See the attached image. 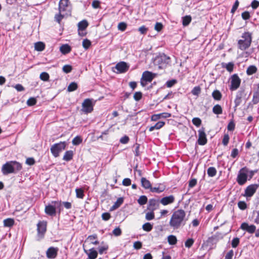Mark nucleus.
I'll return each mask as SVG.
<instances>
[{
    "label": "nucleus",
    "mask_w": 259,
    "mask_h": 259,
    "mask_svg": "<svg viewBox=\"0 0 259 259\" xmlns=\"http://www.w3.org/2000/svg\"><path fill=\"white\" fill-rule=\"evenodd\" d=\"M185 211L183 209L176 210L172 214L169 225L174 229H178L185 224Z\"/></svg>",
    "instance_id": "1"
},
{
    "label": "nucleus",
    "mask_w": 259,
    "mask_h": 259,
    "mask_svg": "<svg viewBox=\"0 0 259 259\" xmlns=\"http://www.w3.org/2000/svg\"><path fill=\"white\" fill-rule=\"evenodd\" d=\"M22 169L21 164L16 161H11L6 162L2 167V172L4 175L11 173H17Z\"/></svg>",
    "instance_id": "2"
},
{
    "label": "nucleus",
    "mask_w": 259,
    "mask_h": 259,
    "mask_svg": "<svg viewBox=\"0 0 259 259\" xmlns=\"http://www.w3.org/2000/svg\"><path fill=\"white\" fill-rule=\"evenodd\" d=\"M251 41V34L248 32H244L238 41V47L242 51L245 50L250 47Z\"/></svg>",
    "instance_id": "3"
},
{
    "label": "nucleus",
    "mask_w": 259,
    "mask_h": 259,
    "mask_svg": "<svg viewBox=\"0 0 259 259\" xmlns=\"http://www.w3.org/2000/svg\"><path fill=\"white\" fill-rule=\"evenodd\" d=\"M66 142H60L53 145L50 148V150L53 155L55 157H57L59 156L60 153L66 148Z\"/></svg>",
    "instance_id": "4"
},
{
    "label": "nucleus",
    "mask_w": 259,
    "mask_h": 259,
    "mask_svg": "<svg viewBox=\"0 0 259 259\" xmlns=\"http://www.w3.org/2000/svg\"><path fill=\"white\" fill-rule=\"evenodd\" d=\"M249 172L248 168L246 167H244L240 169L239 171L237 182L240 185H244L247 181V173Z\"/></svg>",
    "instance_id": "5"
},
{
    "label": "nucleus",
    "mask_w": 259,
    "mask_h": 259,
    "mask_svg": "<svg viewBox=\"0 0 259 259\" xmlns=\"http://www.w3.org/2000/svg\"><path fill=\"white\" fill-rule=\"evenodd\" d=\"M94 105V103L93 99H86L82 103L81 110L85 114L91 113L93 110Z\"/></svg>",
    "instance_id": "6"
},
{
    "label": "nucleus",
    "mask_w": 259,
    "mask_h": 259,
    "mask_svg": "<svg viewBox=\"0 0 259 259\" xmlns=\"http://www.w3.org/2000/svg\"><path fill=\"white\" fill-rule=\"evenodd\" d=\"M52 204H54V205H48L46 206L45 207V212L47 214L53 216L56 214V208H60L61 206L62 202L61 201H52Z\"/></svg>",
    "instance_id": "7"
},
{
    "label": "nucleus",
    "mask_w": 259,
    "mask_h": 259,
    "mask_svg": "<svg viewBox=\"0 0 259 259\" xmlns=\"http://www.w3.org/2000/svg\"><path fill=\"white\" fill-rule=\"evenodd\" d=\"M59 10L61 13L66 15H70L71 14V6L69 1H59Z\"/></svg>",
    "instance_id": "8"
},
{
    "label": "nucleus",
    "mask_w": 259,
    "mask_h": 259,
    "mask_svg": "<svg viewBox=\"0 0 259 259\" xmlns=\"http://www.w3.org/2000/svg\"><path fill=\"white\" fill-rule=\"evenodd\" d=\"M156 62L158 63L160 66L159 68L165 67L167 64H169L170 59L169 57L166 56L164 54H162L157 56L155 59Z\"/></svg>",
    "instance_id": "9"
},
{
    "label": "nucleus",
    "mask_w": 259,
    "mask_h": 259,
    "mask_svg": "<svg viewBox=\"0 0 259 259\" xmlns=\"http://www.w3.org/2000/svg\"><path fill=\"white\" fill-rule=\"evenodd\" d=\"M241 80L236 74H233L231 78V86L230 89L232 91L237 90L240 86Z\"/></svg>",
    "instance_id": "10"
},
{
    "label": "nucleus",
    "mask_w": 259,
    "mask_h": 259,
    "mask_svg": "<svg viewBox=\"0 0 259 259\" xmlns=\"http://www.w3.org/2000/svg\"><path fill=\"white\" fill-rule=\"evenodd\" d=\"M198 132V139L197 142L200 145H204L207 143L206 136L205 133L204 128L202 127L199 129Z\"/></svg>",
    "instance_id": "11"
},
{
    "label": "nucleus",
    "mask_w": 259,
    "mask_h": 259,
    "mask_svg": "<svg viewBox=\"0 0 259 259\" xmlns=\"http://www.w3.org/2000/svg\"><path fill=\"white\" fill-rule=\"evenodd\" d=\"M258 187L257 184H252L248 186L245 190L244 196L246 197H250L253 195Z\"/></svg>",
    "instance_id": "12"
},
{
    "label": "nucleus",
    "mask_w": 259,
    "mask_h": 259,
    "mask_svg": "<svg viewBox=\"0 0 259 259\" xmlns=\"http://www.w3.org/2000/svg\"><path fill=\"white\" fill-rule=\"evenodd\" d=\"M129 66L127 63L124 62L118 63L115 66V69L117 70V73H122L126 72L128 69Z\"/></svg>",
    "instance_id": "13"
},
{
    "label": "nucleus",
    "mask_w": 259,
    "mask_h": 259,
    "mask_svg": "<svg viewBox=\"0 0 259 259\" xmlns=\"http://www.w3.org/2000/svg\"><path fill=\"white\" fill-rule=\"evenodd\" d=\"M58 249L57 247H51L46 251L47 257L48 258H55L58 253Z\"/></svg>",
    "instance_id": "14"
},
{
    "label": "nucleus",
    "mask_w": 259,
    "mask_h": 259,
    "mask_svg": "<svg viewBox=\"0 0 259 259\" xmlns=\"http://www.w3.org/2000/svg\"><path fill=\"white\" fill-rule=\"evenodd\" d=\"M159 201L154 199H151L149 200L148 209L153 211L159 207Z\"/></svg>",
    "instance_id": "15"
},
{
    "label": "nucleus",
    "mask_w": 259,
    "mask_h": 259,
    "mask_svg": "<svg viewBox=\"0 0 259 259\" xmlns=\"http://www.w3.org/2000/svg\"><path fill=\"white\" fill-rule=\"evenodd\" d=\"M240 228L250 234L254 233L256 230V227L254 225H249L246 223H243L240 226Z\"/></svg>",
    "instance_id": "16"
},
{
    "label": "nucleus",
    "mask_w": 259,
    "mask_h": 259,
    "mask_svg": "<svg viewBox=\"0 0 259 259\" xmlns=\"http://www.w3.org/2000/svg\"><path fill=\"white\" fill-rule=\"evenodd\" d=\"M88 25L89 23L85 20H82L78 23L77 26L79 35L82 36L85 35V34H80V31L84 30L87 28Z\"/></svg>",
    "instance_id": "17"
},
{
    "label": "nucleus",
    "mask_w": 259,
    "mask_h": 259,
    "mask_svg": "<svg viewBox=\"0 0 259 259\" xmlns=\"http://www.w3.org/2000/svg\"><path fill=\"white\" fill-rule=\"evenodd\" d=\"M47 222L40 221L37 225V230L38 234L44 235L46 231Z\"/></svg>",
    "instance_id": "18"
},
{
    "label": "nucleus",
    "mask_w": 259,
    "mask_h": 259,
    "mask_svg": "<svg viewBox=\"0 0 259 259\" xmlns=\"http://www.w3.org/2000/svg\"><path fill=\"white\" fill-rule=\"evenodd\" d=\"M244 94V91H239L237 92L235 99L234 100L235 103V110H236V108L238 107L241 104L242 102V98Z\"/></svg>",
    "instance_id": "19"
},
{
    "label": "nucleus",
    "mask_w": 259,
    "mask_h": 259,
    "mask_svg": "<svg viewBox=\"0 0 259 259\" xmlns=\"http://www.w3.org/2000/svg\"><path fill=\"white\" fill-rule=\"evenodd\" d=\"M175 201V197L173 195L164 197L161 198L160 202L163 205H166L172 203Z\"/></svg>",
    "instance_id": "20"
},
{
    "label": "nucleus",
    "mask_w": 259,
    "mask_h": 259,
    "mask_svg": "<svg viewBox=\"0 0 259 259\" xmlns=\"http://www.w3.org/2000/svg\"><path fill=\"white\" fill-rule=\"evenodd\" d=\"M154 76L151 72L146 71L143 72L142 78L145 80L146 82H151L153 79Z\"/></svg>",
    "instance_id": "21"
},
{
    "label": "nucleus",
    "mask_w": 259,
    "mask_h": 259,
    "mask_svg": "<svg viewBox=\"0 0 259 259\" xmlns=\"http://www.w3.org/2000/svg\"><path fill=\"white\" fill-rule=\"evenodd\" d=\"M85 252L88 254L89 259H96L98 255L97 251L94 248H91L89 250L88 253L87 250H84Z\"/></svg>",
    "instance_id": "22"
},
{
    "label": "nucleus",
    "mask_w": 259,
    "mask_h": 259,
    "mask_svg": "<svg viewBox=\"0 0 259 259\" xmlns=\"http://www.w3.org/2000/svg\"><path fill=\"white\" fill-rule=\"evenodd\" d=\"M142 186L146 189H150L151 184L149 180L145 178H142L141 180Z\"/></svg>",
    "instance_id": "23"
},
{
    "label": "nucleus",
    "mask_w": 259,
    "mask_h": 259,
    "mask_svg": "<svg viewBox=\"0 0 259 259\" xmlns=\"http://www.w3.org/2000/svg\"><path fill=\"white\" fill-rule=\"evenodd\" d=\"M73 156V152L72 151H71V150L67 151L66 152H65V153L63 156V159L65 161H69L72 159Z\"/></svg>",
    "instance_id": "24"
},
{
    "label": "nucleus",
    "mask_w": 259,
    "mask_h": 259,
    "mask_svg": "<svg viewBox=\"0 0 259 259\" xmlns=\"http://www.w3.org/2000/svg\"><path fill=\"white\" fill-rule=\"evenodd\" d=\"M60 51L62 54H66L71 51V48L67 44L63 45L60 47Z\"/></svg>",
    "instance_id": "25"
},
{
    "label": "nucleus",
    "mask_w": 259,
    "mask_h": 259,
    "mask_svg": "<svg viewBox=\"0 0 259 259\" xmlns=\"http://www.w3.org/2000/svg\"><path fill=\"white\" fill-rule=\"evenodd\" d=\"M212 112L215 114H221L223 113V109L221 105L217 104L212 108Z\"/></svg>",
    "instance_id": "26"
},
{
    "label": "nucleus",
    "mask_w": 259,
    "mask_h": 259,
    "mask_svg": "<svg viewBox=\"0 0 259 259\" xmlns=\"http://www.w3.org/2000/svg\"><path fill=\"white\" fill-rule=\"evenodd\" d=\"M14 224V220L11 218H8L4 220V226L6 227H11Z\"/></svg>",
    "instance_id": "27"
},
{
    "label": "nucleus",
    "mask_w": 259,
    "mask_h": 259,
    "mask_svg": "<svg viewBox=\"0 0 259 259\" xmlns=\"http://www.w3.org/2000/svg\"><path fill=\"white\" fill-rule=\"evenodd\" d=\"M34 48L37 51H42L45 49V45L43 42L39 41L35 44Z\"/></svg>",
    "instance_id": "28"
},
{
    "label": "nucleus",
    "mask_w": 259,
    "mask_h": 259,
    "mask_svg": "<svg viewBox=\"0 0 259 259\" xmlns=\"http://www.w3.org/2000/svg\"><path fill=\"white\" fill-rule=\"evenodd\" d=\"M256 71L257 68L255 66L250 65L247 68L246 70V73L247 75H250L255 73Z\"/></svg>",
    "instance_id": "29"
},
{
    "label": "nucleus",
    "mask_w": 259,
    "mask_h": 259,
    "mask_svg": "<svg viewBox=\"0 0 259 259\" xmlns=\"http://www.w3.org/2000/svg\"><path fill=\"white\" fill-rule=\"evenodd\" d=\"M212 96L214 100L219 101L221 99L222 95L219 91L215 90L212 92Z\"/></svg>",
    "instance_id": "30"
},
{
    "label": "nucleus",
    "mask_w": 259,
    "mask_h": 259,
    "mask_svg": "<svg viewBox=\"0 0 259 259\" xmlns=\"http://www.w3.org/2000/svg\"><path fill=\"white\" fill-rule=\"evenodd\" d=\"M207 175L210 177H213L216 175L217 170L214 167H209L207 170Z\"/></svg>",
    "instance_id": "31"
},
{
    "label": "nucleus",
    "mask_w": 259,
    "mask_h": 259,
    "mask_svg": "<svg viewBox=\"0 0 259 259\" xmlns=\"http://www.w3.org/2000/svg\"><path fill=\"white\" fill-rule=\"evenodd\" d=\"M167 241L170 245H175L177 242V237L172 235H170L167 237Z\"/></svg>",
    "instance_id": "32"
},
{
    "label": "nucleus",
    "mask_w": 259,
    "mask_h": 259,
    "mask_svg": "<svg viewBox=\"0 0 259 259\" xmlns=\"http://www.w3.org/2000/svg\"><path fill=\"white\" fill-rule=\"evenodd\" d=\"M252 102L254 104H256L259 102V89L253 93Z\"/></svg>",
    "instance_id": "33"
},
{
    "label": "nucleus",
    "mask_w": 259,
    "mask_h": 259,
    "mask_svg": "<svg viewBox=\"0 0 259 259\" xmlns=\"http://www.w3.org/2000/svg\"><path fill=\"white\" fill-rule=\"evenodd\" d=\"M165 188L163 187H152L150 188V191L152 192H155L157 193H160L163 192Z\"/></svg>",
    "instance_id": "34"
},
{
    "label": "nucleus",
    "mask_w": 259,
    "mask_h": 259,
    "mask_svg": "<svg viewBox=\"0 0 259 259\" xmlns=\"http://www.w3.org/2000/svg\"><path fill=\"white\" fill-rule=\"evenodd\" d=\"M148 201L147 198L145 195H142L140 197L138 200V202L141 205H144L147 203Z\"/></svg>",
    "instance_id": "35"
},
{
    "label": "nucleus",
    "mask_w": 259,
    "mask_h": 259,
    "mask_svg": "<svg viewBox=\"0 0 259 259\" xmlns=\"http://www.w3.org/2000/svg\"><path fill=\"white\" fill-rule=\"evenodd\" d=\"M123 200L121 197L118 198L114 205L112 206L113 209H115L119 207L120 205L123 203Z\"/></svg>",
    "instance_id": "36"
},
{
    "label": "nucleus",
    "mask_w": 259,
    "mask_h": 259,
    "mask_svg": "<svg viewBox=\"0 0 259 259\" xmlns=\"http://www.w3.org/2000/svg\"><path fill=\"white\" fill-rule=\"evenodd\" d=\"M152 228L153 226L150 223H146L142 226V229L147 232H150L152 230Z\"/></svg>",
    "instance_id": "37"
},
{
    "label": "nucleus",
    "mask_w": 259,
    "mask_h": 259,
    "mask_svg": "<svg viewBox=\"0 0 259 259\" xmlns=\"http://www.w3.org/2000/svg\"><path fill=\"white\" fill-rule=\"evenodd\" d=\"M77 88V84L75 82H72L69 84L67 90L68 92H73L76 90Z\"/></svg>",
    "instance_id": "38"
},
{
    "label": "nucleus",
    "mask_w": 259,
    "mask_h": 259,
    "mask_svg": "<svg viewBox=\"0 0 259 259\" xmlns=\"http://www.w3.org/2000/svg\"><path fill=\"white\" fill-rule=\"evenodd\" d=\"M82 141V139L80 136H76L72 140V143L73 145L76 146L79 145Z\"/></svg>",
    "instance_id": "39"
},
{
    "label": "nucleus",
    "mask_w": 259,
    "mask_h": 259,
    "mask_svg": "<svg viewBox=\"0 0 259 259\" xmlns=\"http://www.w3.org/2000/svg\"><path fill=\"white\" fill-rule=\"evenodd\" d=\"M76 197L82 199L84 197L83 190L81 188H77L75 190Z\"/></svg>",
    "instance_id": "40"
},
{
    "label": "nucleus",
    "mask_w": 259,
    "mask_h": 259,
    "mask_svg": "<svg viewBox=\"0 0 259 259\" xmlns=\"http://www.w3.org/2000/svg\"><path fill=\"white\" fill-rule=\"evenodd\" d=\"M39 77L41 80L47 81L49 80L50 76L47 72H43L40 73Z\"/></svg>",
    "instance_id": "41"
},
{
    "label": "nucleus",
    "mask_w": 259,
    "mask_h": 259,
    "mask_svg": "<svg viewBox=\"0 0 259 259\" xmlns=\"http://www.w3.org/2000/svg\"><path fill=\"white\" fill-rule=\"evenodd\" d=\"M65 16H67L66 15L63 14V13H60L59 12V13L58 14H56L55 16V20L56 22L60 23L61 20L63 18V17Z\"/></svg>",
    "instance_id": "42"
},
{
    "label": "nucleus",
    "mask_w": 259,
    "mask_h": 259,
    "mask_svg": "<svg viewBox=\"0 0 259 259\" xmlns=\"http://www.w3.org/2000/svg\"><path fill=\"white\" fill-rule=\"evenodd\" d=\"M91 46V42L88 39H84L82 41V47L85 50H88Z\"/></svg>",
    "instance_id": "43"
},
{
    "label": "nucleus",
    "mask_w": 259,
    "mask_h": 259,
    "mask_svg": "<svg viewBox=\"0 0 259 259\" xmlns=\"http://www.w3.org/2000/svg\"><path fill=\"white\" fill-rule=\"evenodd\" d=\"M191 21L190 16H186L183 18V25L184 26L188 25Z\"/></svg>",
    "instance_id": "44"
},
{
    "label": "nucleus",
    "mask_w": 259,
    "mask_h": 259,
    "mask_svg": "<svg viewBox=\"0 0 259 259\" xmlns=\"http://www.w3.org/2000/svg\"><path fill=\"white\" fill-rule=\"evenodd\" d=\"M192 122L193 124L197 127H199L201 124V120L198 117L193 118Z\"/></svg>",
    "instance_id": "45"
},
{
    "label": "nucleus",
    "mask_w": 259,
    "mask_h": 259,
    "mask_svg": "<svg viewBox=\"0 0 259 259\" xmlns=\"http://www.w3.org/2000/svg\"><path fill=\"white\" fill-rule=\"evenodd\" d=\"M145 218L148 221H150L154 218V213L151 211L146 213Z\"/></svg>",
    "instance_id": "46"
},
{
    "label": "nucleus",
    "mask_w": 259,
    "mask_h": 259,
    "mask_svg": "<svg viewBox=\"0 0 259 259\" xmlns=\"http://www.w3.org/2000/svg\"><path fill=\"white\" fill-rule=\"evenodd\" d=\"M225 67L227 71H228L229 72H231L233 70L234 64L232 62H229L228 64H225Z\"/></svg>",
    "instance_id": "47"
},
{
    "label": "nucleus",
    "mask_w": 259,
    "mask_h": 259,
    "mask_svg": "<svg viewBox=\"0 0 259 259\" xmlns=\"http://www.w3.org/2000/svg\"><path fill=\"white\" fill-rule=\"evenodd\" d=\"M142 97V93L141 92H137L134 94V99L136 101H139Z\"/></svg>",
    "instance_id": "48"
},
{
    "label": "nucleus",
    "mask_w": 259,
    "mask_h": 259,
    "mask_svg": "<svg viewBox=\"0 0 259 259\" xmlns=\"http://www.w3.org/2000/svg\"><path fill=\"white\" fill-rule=\"evenodd\" d=\"M200 88L197 86L194 87L191 92L193 95L198 96L200 93Z\"/></svg>",
    "instance_id": "49"
},
{
    "label": "nucleus",
    "mask_w": 259,
    "mask_h": 259,
    "mask_svg": "<svg viewBox=\"0 0 259 259\" xmlns=\"http://www.w3.org/2000/svg\"><path fill=\"white\" fill-rule=\"evenodd\" d=\"M194 240L192 238H189L186 241L185 243V245L186 247L190 248L192 246Z\"/></svg>",
    "instance_id": "50"
},
{
    "label": "nucleus",
    "mask_w": 259,
    "mask_h": 259,
    "mask_svg": "<svg viewBox=\"0 0 259 259\" xmlns=\"http://www.w3.org/2000/svg\"><path fill=\"white\" fill-rule=\"evenodd\" d=\"M36 103V100L34 98H30L27 101V104L29 106H33Z\"/></svg>",
    "instance_id": "51"
},
{
    "label": "nucleus",
    "mask_w": 259,
    "mask_h": 259,
    "mask_svg": "<svg viewBox=\"0 0 259 259\" xmlns=\"http://www.w3.org/2000/svg\"><path fill=\"white\" fill-rule=\"evenodd\" d=\"M238 207L241 210H244L247 207L246 203L244 201H239L238 203Z\"/></svg>",
    "instance_id": "52"
},
{
    "label": "nucleus",
    "mask_w": 259,
    "mask_h": 259,
    "mask_svg": "<svg viewBox=\"0 0 259 259\" xmlns=\"http://www.w3.org/2000/svg\"><path fill=\"white\" fill-rule=\"evenodd\" d=\"M229 136L228 134H225L223 137L222 143L224 146H227L229 141Z\"/></svg>",
    "instance_id": "53"
},
{
    "label": "nucleus",
    "mask_w": 259,
    "mask_h": 259,
    "mask_svg": "<svg viewBox=\"0 0 259 259\" xmlns=\"http://www.w3.org/2000/svg\"><path fill=\"white\" fill-rule=\"evenodd\" d=\"M62 69L64 72L68 73L71 71L72 67L69 65H65L63 67Z\"/></svg>",
    "instance_id": "54"
},
{
    "label": "nucleus",
    "mask_w": 259,
    "mask_h": 259,
    "mask_svg": "<svg viewBox=\"0 0 259 259\" xmlns=\"http://www.w3.org/2000/svg\"><path fill=\"white\" fill-rule=\"evenodd\" d=\"M126 24L124 22H120L118 25V29L122 31L125 30L126 28Z\"/></svg>",
    "instance_id": "55"
},
{
    "label": "nucleus",
    "mask_w": 259,
    "mask_h": 259,
    "mask_svg": "<svg viewBox=\"0 0 259 259\" xmlns=\"http://www.w3.org/2000/svg\"><path fill=\"white\" fill-rule=\"evenodd\" d=\"M239 243V239L238 238H234L232 241V246L233 248L236 247Z\"/></svg>",
    "instance_id": "56"
},
{
    "label": "nucleus",
    "mask_w": 259,
    "mask_h": 259,
    "mask_svg": "<svg viewBox=\"0 0 259 259\" xmlns=\"http://www.w3.org/2000/svg\"><path fill=\"white\" fill-rule=\"evenodd\" d=\"M130 139L128 136H124L120 138V142L123 144H126L129 142Z\"/></svg>",
    "instance_id": "57"
},
{
    "label": "nucleus",
    "mask_w": 259,
    "mask_h": 259,
    "mask_svg": "<svg viewBox=\"0 0 259 259\" xmlns=\"http://www.w3.org/2000/svg\"><path fill=\"white\" fill-rule=\"evenodd\" d=\"M162 28H163V25L162 24V23H159V22L156 23L155 26H154V29L155 30L159 32L161 30Z\"/></svg>",
    "instance_id": "58"
},
{
    "label": "nucleus",
    "mask_w": 259,
    "mask_h": 259,
    "mask_svg": "<svg viewBox=\"0 0 259 259\" xmlns=\"http://www.w3.org/2000/svg\"><path fill=\"white\" fill-rule=\"evenodd\" d=\"M235 124L233 121L232 120L229 123L227 126V129L228 131H233L235 128Z\"/></svg>",
    "instance_id": "59"
},
{
    "label": "nucleus",
    "mask_w": 259,
    "mask_h": 259,
    "mask_svg": "<svg viewBox=\"0 0 259 259\" xmlns=\"http://www.w3.org/2000/svg\"><path fill=\"white\" fill-rule=\"evenodd\" d=\"M112 233L116 236H118L121 235V229L119 228H116L114 229Z\"/></svg>",
    "instance_id": "60"
},
{
    "label": "nucleus",
    "mask_w": 259,
    "mask_h": 259,
    "mask_svg": "<svg viewBox=\"0 0 259 259\" xmlns=\"http://www.w3.org/2000/svg\"><path fill=\"white\" fill-rule=\"evenodd\" d=\"M165 122L163 121H158L154 125V127L156 130L161 128L164 125Z\"/></svg>",
    "instance_id": "61"
},
{
    "label": "nucleus",
    "mask_w": 259,
    "mask_h": 259,
    "mask_svg": "<svg viewBox=\"0 0 259 259\" xmlns=\"http://www.w3.org/2000/svg\"><path fill=\"white\" fill-rule=\"evenodd\" d=\"M111 217L110 214L108 212H104L102 214V218L104 221H108Z\"/></svg>",
    "instance_id": "62"
},
{
    "label": "nucleus",
    "mask_w": 259,
    "mask_h": 259,
    "mask_svg": "<svg viewBox=\"0 0 259 259\" xmlns=\"http://www.w3.org/2000/svg\"><path fill=\"white\" fill-rule=\"evenodd\" d=\"M138 30L141 34H145L147 33L148 28L143 25V26H142L141 27H140L139 28Z\"/></svg>",
    "instance_id": "63"
},
{
    "label": "nucleus",
    "mask_w": 259,
    "mask_h": 259,
    "mask_svg": "<svg viewBox=\"0 0 259 259\" xmlns=\"http://www.w3.org/2000/svg\"><path fill=\"white\" fill-rule=\"evenodd\" d=\"M233 255H234L233 250H231L226 255L225 259H232Z\"/></svg>",
    "instance_id": "64"
}]
</instances>
